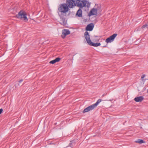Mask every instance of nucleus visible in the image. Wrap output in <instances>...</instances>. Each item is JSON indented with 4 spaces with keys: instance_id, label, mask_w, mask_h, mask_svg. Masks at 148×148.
<instances>
[{
    "instance_id": "obj_21",
    "label": "nucleus",
    "mask_w": 148,
    "mask_h": 148,
    "mask_svg": "<svg viewBox=\"0 0 148 148\" xmlns=\"http://www.w3.org/2000/svg\"><path fill=\"white\" fill-rule=\"evenodd\" d=\"M145 76V74L143 75H142L141 77V78L143 79Z\"/></svg>"
},
{
    "instance_id": "obj_5",
    "label": "nucleus",
    "mask_w": 148,
    "mask_h": 148,
    "mask_svg": "<svg viewBox=\"0 0 148 148\" xmlns=\"http://www.w3.org/2000/svg\"><path fill=\"white\" fill-rule=\"evenodd\" d=\"M117 34H113L112 36H110L106 40V42L107 43H110L113 41L115 38L117 36Z\"/></svg>"
},
{
    "instance_id": "obj_12",
    "label": "nucleus",
    "mask_w": 148,
    "mask_h": 148,
    "mask_svg": "<svg viewBox=\"0 0 148 148\" xmlns=\"http://www.w3.org/2000/svg\"><path fill=\"white\" fill-rule=\"evenodd\" d=\"M61 60V58L58 57L56 58L55 59L51 60L49 62L50 64H54L57 62H59Z\"/></svg>"
},
{
    "instance_id": "obj_3",
    "label": "nucleus",
    "mask_w": 148,
    "mask_h": 148,
    "mask_svg": "<svg viewBox=\"0 0 148 148\" xmlns=\"http://www.w3.org/2000/svg\"><path fill=\"white\" fill-rule=\"evenodd\" d=\"M58 10L59 12L58 14H62L66 15V12L69 10V8L66 3L61 4L60 5Z\"/></svg>"
},
{
    "instance_id": "obj_20",
    "label": "nucleus",
    "mask_w": 148,
    "mask_h": 148,
    "mask_svg": "<svg viewBox=\"0 0 148 148\" xmlns=\"http://www.w3.org/2000/svg\"><path fill=\"white\" fill-rule=\"evenodd\" d=\"M86 4H87L86 6L88 7H89L90 6V3L89 2H88L87 1V2L86 3Z\"/></svg>"
},
{
    "instance_id": "obj_16",
    "label": "nucleus",
    "mask_w": 148,
    "mask_h": 148,
    "mask_svg": "<svg viewBox=\"0 0 148 148\" xmlns=\"http://www.w3.org/2000/svg\"><path fill=\"white\" fill-rule=\"evenodd\" d=\"M141 28L143 30H144L145 29H148V24H146L142 26L141 27Z\"/></svg>"
},
{
    "instance_id": "obj_22",
    "label": "nucleus",
    "mask_w": 148,
    "mask_h": 148,
    "mask_svg": "<svg viewBox=\"0 0 148 148\" xmlns=\"http://www.w3.org/2000/svg\"><path fill=\"white\" fill-rule=\"evenodd\" d=\"M3 111V109L2 108L0 109V114Z\"/></svg>"
},
{
    "instance_id": "obj_26",
    "label": "nucleus",
    "mask_w": 148,
    "mask_h": 148,
    "mask_svg": "<svg viewBox=\"0 0 148 148\" xmlns=\"http://www.w3.org/2000/svg\"><path fill=\"white\" fill-rule=\"evenodd\" d=\"M103 47H106V46H103Z\"/></svg>"
},
{
    "instance_id": "obj_14",
    "label": "nucleus",
    "mask_w": 148,
    "mask_h": 148,
    "mask_svg": "<svg viewBox=\"0 0 148 148\" xmlns=\"http://www.w3.org/2000/svg\"><path fill=\"white\" fill-rule=\"evenodd\" d=\"M135 142L139 144L145 143V141H144L143 140L140 139H138L137 140L135 141Z\"/></svg>"
},
{
    "instance_id": "obj_4",
    "label": "nucleus",
    "mask_w": 148,
    "mask_h": 148,
    "mask_svg": "<svg viewBox=\"0 0 148 148\" xmlns=\"http://www.w3.org/2000/svg\"><path fill=\"white\" fill-rule=\"evenodd\" d=\"M16 16L20 19H23L25 22L28 21L26 13L23 10H21L16 15Z\"/></svg>"
},
{
    "instance_id": "obj_9",
    "label": "nucleus",
    "mask_w": 148,
    "mask_h": 148,
    "mask_svg": "<svg viewBox=\"0 0 148 148\" xmlns=\"http://www.w3.org/2000/svg\"><path fill=\"white\" fill-rule=\"evenodd\" d=\"M97 10H95V9L93 8L90 11L88 14V16H90L92 15H96L97 14Z\"/></svg>"
},
{
    "instance_id": "obj_1",
    "label": "nucleus",
    "mask_w": 148,
    "mask_h": 148,
    "mask_svg": "<svg viewBox=\"0 0 148 148\" xmlns=\"http://www.w3.org/2000/svg\"><path fill=\"white\" fill-rule=\"evenodd\" d=\"M87 1L86 0H66V4L68 7L72 8L74 6H76L80 8H82L86 6Z\"/></svg>"
},
{
    "instance_id": "obj_11",
    "label": "nucleus",
    "mask_w": 148,
    "mask_h": 148,
    "mask_svg": "<svg viewBox=\"0 0 148 148\" xmlns=\"http://www.w3.org/2000/svg\"><path fill=\"white\" fill-rule=\"evenodd\" d=\"M144 98L143 96H139L135 97L134 100L136 102H141L143 100Z\"/></svg>"
},
{
    "instance_id": "obj_10",
    "label": "nucleus",
    "mask_w": 148,
    "mask_h": 148,
    "mask_svg": "<svg viewBox=\"0 0 148 148\" xmlns=\"http://www.w3.org/2000/svg\"><path fill=\"white\" fill-rule=\"evenodd\" d=\"M81 8H79L75 14L76 16L80 17H82V11Z\"/></svg>"
},
{
    "instance_id": "obj_8",
    "label": "nucleus",
    "mask_w": 148,
    "mask_h": 148,
    "mask_svg": "<svg viewBox=\"0 0 148 148\" xmlns=\"http://www.w3.org/2000/svg\"><path fill=\"white\" fill-rule=\"evenodd\" d=\"M94 27V25L93 23H91L88 24L86 28V31H92Z\"/></svg>"
},
{
    "instance_id": "obj_23",
    "label": "nucleus",
    "mask_w": 148,
    "mask_h": 148,
    "mask_svg": "<svg viewBox=\"0 0 148 148\" xmlns=\"http://www.w3.org/2000/svg\"><path fill=\"white\" fill-rule=\"evenodd\" d=\"M23 81V80L22 79H21L18 82L19 83H21V82Z\"/></svg>"
},
{
    "instance_id": "obj_27",
    "label": "nucleus",
    "mask_w": 148,
    "mask_h": 148,
    "mask_svg": "<svg viewBox=\"0 0 148 148\" xmlns=\"http://www.w3.org/2000/svg\"><path fill=\"white\" fill-rule=\"evenodd\" d=\"M18 86H19V84H18Z\"/></svg>"
},
{
    "instance_id": "obj_17",
    "label": "nucleus",
    "mask_w": 148,
    "mask_h": 148,
    "mask_svg": "<svg viewBox=\"0 0 148 148\" xmlns=\"http://www.w3.org/2000/svg\"><path fill=\"white\" fill-rule=\"evenodd\" d=\"M101 101V100L100 99H99L94 104L95 106L96 107L97 106Z\"/></svg>"
},
{
    "instance_id": "obj_18",
    "label": "nucleus",
    "mask_w": 148,
    "mask_h": 148,
    "mask_svg": "<svg viewBox=\"0 0 148 148\" xmlns=\"http://www.w3.org/2000/svg\"><path fill=\"white\" fill-rule=\"evenodd\" d=\"M90 110H89V108L88 107L86 108H85L84 110L83 111V113H84L85 112H88V111H90Z\"/></svg>"
},
{
    "instance_id": "obj_19",
    "label": "nucleus",
    "mask_w": 148,
    "mask_h": 148,
    "mask_svg": "<svg viewBox=\"0 0 148 148\" xmlns=\"http://www.w3.org/2000/svg\"><path fill=\"white\" fill-rule=\"evenodd\" d=\"M75 144L74 143H73V141H70V143H69V146H70L71 147H72L74 146V145H75Z\"/></svg>"
},
{
    "instance_id": "obj_15",
    "label": "nucleus",
    "mask_w": 148,
    "mask_h": 148,
    "mask_svg": "<svg viewBox=\"0 0 148 148\" xmlns=\"http://www.w3.org/2000/svg\"><path fill=\"white\" fill-rule=\"evenodd\" d=\"M88 108H89V110L90 111L91 110H93L96 107L95 106L94 104L91 105V106L88 107Z\"/></svg>"
},
{
    "instance_id": "obj_25",
    "label": "nucleus",
    "mask_w": 148,
    "mask_h": 148,
    "mask_svg": "<svg viewBox=\"0 0 148 148\" xmlns=\"http://www.w3.org/2000/svg\"><path fill=\"white\" fill-rule=\"evenodd\" d=\"M98 37V36H95V37Z\"/></svg>"
},
{
    "instance_id": "obj_6",
    "label": "nucleus",
    "mask_w": 148,
    "mask_h": 148,
    "mask_svg": "<svg viewBox=\"0 0 148 148\" xmlns=\"http://www.w3.org/2000/svg\"><path fill=\"white\" fill-rule=\"evenodd\" d=\"M59 15L61 19L60 21L62 22L60 24L62 25H65L66 24V22L65 21V19L64 18V16L65 15V14H59Z\"/></svg>"
},
{
    "instance_id": "obj_24",
    "label": "nucleus",
    "mask_w": 148,
    "mask_h": 148,
    "mask_svg": "<svg viewBox=\"0 0 148 148\" xmlns=\"http://www.w3.org/2000/svg\"><path fill=\"white\" fill-rule=\"evenodd\" d=\"M147 93L148 94V89L147 90Z\"/></svg>"
},
{
    "instance_id": "obj_7",
    "label": "nucleus",
    "mask_w": 148,
    "mask_h": 148,
    "mask_svg": "<svg viewBox=\"0 0 148 148\" xmlns=\"http://www.w3.org/2000/svg\"><path fill=\"white\" fill-rule=\"evenodd\" d=\"M70 34V32L68 29H64L62 30V34L61 36L62 38H64L66 35Z\"/></svg>"
},
{
    "instance_id": "obj_2",
    "label": "nucleus",
    "mask_w": 148,
    "mask_h": 148,
    "mask_svg": "<svg viewBox=\"0 0 148 148\" xmlns=\"http://www.w3.org/2000/svg\"><path fill=\"white\" fill-rule=\"evenodd\" d=\"M85 38L88 45L90 46L94 47H97L100 46L101 45V43L99 42H98L95 43L92 42L90 38V36L88 32L86 31L84 34Z\"/></svg>"
},
{
    "instance_id": "obj_13",
    "label": "nucleus",
    "mask_w": 148,
    "mask_h": 148,
    "mask_svg": "<svg viewBox=\"0 0 148 148\" xmlns=\"http://www.w3.org/2000/svg\"><path fill=\"white\" fill-rule=\"evenodd\" d=\"M94 9H95V10L97 9V11H100L101 9V6L99 5H96L94 7Z\"/></svg>"
}]
</instances>
